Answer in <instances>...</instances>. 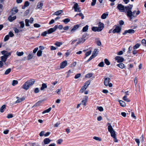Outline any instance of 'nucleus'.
<instances>
[{"mask_svg":"<svg viewBox=\"0 0 146 146\" xmlns=\"http://www.w3.org/2000/svg\"><path fill=\"white\" fill-rule=\"evenodd\" d=\"M42 100H40L38 101L34 105L33 107L36 106L40 105L42 103Z\"/></svg>","mask_w":146,"mask_h":146,"instance_id":"36","label":"nucleus"},{"mask_svg":"<svg viewBox=\"0 0 146 146\" xmlns=\"http://www.w3.org/2000/svg\"><path fill=\"white\" fill-rule=\"evenodd\" d=\"M1 53L3 54H9V53H7V52L5 50H3L1 52Z\"/></svg>","mask_w":146,"mask_h":146,"instance_id":"57","label":"nucleus"},{"mask_svg":"<svg viewBox=\"0 0 146 146\" xmlns=\"http://www.w3.org/2000/svg\"><path fill=\"white\" fill-rule=\"evenodd\" d=\"M78 15H79L81 17V19H83L84 18V15L82 13H80L78 14Z\"/></svg>","mask_w":146,"mask_h":146,"instance_id":"62","label":"nucleus"},{"mask_svg":"<svg viewBox=\"0 0 146 146\" xmlns=\"http://www.w3.org/2000/svg\"><path fill=\"white\" fill-rule=\"evenodd\" d=\"M115 60H117L118 62H121L123 61L124 59L123 58L120 56H117L115 57Z\"/></svg>","mask_w":146,"mask_h":146,"instance_id":"13","label":"nucleus"},{"mask_svg":"<svg viewBox=\"0 0 146 146\" xmlns=\"http://www.w3.org/2000/svg\"><path fill=\"white\" fill-rule=\"evenodd\" d=\"M117 66L121 68H123L124 67V65L123 63H119L117 65Z\"/></svg>","mask_w":146,"mask_h":146,"instance_id":"33","label":"nucleus"},{"mask_svg":"<svg viewBox=\"0 0 146 146\" xmlns=\"http://www.w3.org/2000/svg\"><path fill=\"white\" fill-rule=\"evenodd\" d=\"M29 87H30L29 86V85L28 84H27V83L26 82H25V83L22 87V88L23 89L26 90L28 89Z\"/></svg>","mask_w":146,"mask_h":146,"instance_id":"15","label":"nucleus"},{"mask_svg":"<svg viewBox=\"0 0 146 146\" xmlns=\"http://www.w3.org/2000/svg\"><path fill=\"white\" fill-rule=\"evenodd\" d=\"M133 7V5H129L128 6L125 7L126 11L127 12V15L130 18V20H131V19L134 17H135L134 16V14L136 13L137 15V12L136 11H135L133 12L131 11V9Z\"/></svg>","mask_w":146,"mask_h":146,"instance_id":"1","label":"nucleus"},{"mask_svg":"<svg viewBox=\"0 0 146 146\" xmlns=\"http://www.w3.org/2000/svg\"><path fill=\"white\" fill-rule=\"evenodd\" d=\"M104 62L105 64L107 65H109L110 64V62L107 59H105Z\"/></svg>","mask_w":146,"mask_h":146,"instance_id":"44","label":"nucleus"},{"mask_svg":"<svg viewBox=\"0 0 146 146\" xmlns=\"http://www.w3.org/2000/svg\"><path fill=\"white\" fill-rule=\"evenodd\" d=\"M88 35L87 34L85 33L82 36L81 38L77 39L78 42L76 44V46H77L78 44H80L84 43L88 38Z\"/></svg>","mask_w":146,"mask_h":146,"instance_id":"2","label":"nucleus"},{"mask_svg":"<svg viewBox=\"0 0 146 146\" xmlns=\"http://www.w3.org/2000/svg\"><path fill=\"white\" fill-rule=\"evenodd\" d=\"M9 36L12 37L14 36L13 33L11 31H10L9 33Z\"/></svg>","mask_w":146,"mask_h":146,"instance_id":"56","label":"nucleus"},{"mask_svg":"<svg viewBox=\"0 0 146 146\" xmlns=\"http://www.w3.org/2000/svg\"><path fill=\"white\" fill-rule=\"evenodd\" d=\"M20 27L21 28H23L25 26V24L23 21H21L20 22Z\"/></svg>","mask_w":146,"mask_h":146,"instance_id":"49","label":"nucleus"},{"mask_svg":"<svg viewBox=\"0 0 146 146\" xmlns=\"http://www.w3.org/2000/svg\"><path fill=\"white\" fill-rule=\"evenodd\" d=\"M117 7L121 12H124L125 11H126L125 7L121 4H119L117 5Z\"/></svg>","mask_w":146,"mask_h":146,"instance_id":"5","label":"nucleus"},{"mask_svg":"<svg viewBox=\"0 0 146 146\" xmlns=\"http://www.w3.org/2000/svg\"><path fill=\"white\" fill-rule=\"evenodd\" d=\"M73 8L74 9V11L77 12L78 11L79 12H80L81 10L80 8L78 7V4L77 3H75L73 7Z\"/></svg>","mask_w":146,"mask_h":146,"instance_id":"9","label":"nucleus"},{"mask_svg":"<svg viewBox=\"0 0 146 146\" xmlns=\"http://www.w3.org/2000/svg\"><path fill=\"white\" fill-rule=\"evenodd\" d=\"M29 20L28 19H26L25 20V25L26 26H29Z\"/></svg>","mask_w":146,"mask_h":146,"instance_id":"48","label":"nucleus"},{"mask_svg":"<svg viewBox=\"0 0 146 146\" xmlns=\"http://www.w3.org/2000/svg\"><path fill=\"white\" fill-rule=\"evenodd\" d=\"M54 44L57 46L59 47L62 44V42L57 41Z\"/></svg>","mask_w":146,"mask_h":146,"instance_id":"37","label":"nucleus"},{"mask_svg":"<svg viewBox=\"0 0 146 146\" xmlns=\"http://www.w3.org/2000/svg\"><path fill=\"white\" fill-rule=\"evenodd\" d=\"M93 139H94L96 140L97 141H101V139L99 137H98L94 136L93 137Z\"/></svg>","mask_w":146,"mask_h":146,"instance_id":"46","label":"nucleus"},{"mask_svg":"<svg viewBox=\"0 0 146 146\" xmlns=\"http://www.w3.org/2000/svg\"><path fill=\"white\" fill-rule=\"evenodd\" d=\"M137 49V44H136L133 47V49L134 50L133 52V54H135L137 53V51L135 49Z\"/></svg>","mask_w":146,"mask_h":146,"instance_id":"28","label":"nucleus"},{"mask_svg":"<svg viewBox=\"0 0 146 146\" xmlns=\"http://www.w3.org/2000/svg\"><path fill=\"white\" fill-rule=\"evenodd\" d=\"M98 66L101 67H103L104 66V62H101L98 65Z\"/></svg>","mask_w":146,"mask_h":146,"instance_id":"51","label":"nucleus"},{"mask_svg":"<svg viewBox=\"0 0 146 146\" xmlns=\"http://www.w3.org/2000/svg\"><path fill=\"white\" fill-rule=\"evenodd\" d=\"M13 117V115L12 114H8L7 116L8 118H12Z\"/></svg>","mask_w":146,"mask_h":146,"instance_id":"63","label":"nucleus"},{"mask_svg":"<svg viewBox=\"0 0 146 146\" xmlns=\"http://www.w3.org/2000/svg\"><path fill=\"white\" fill-rule=\"evenodd\" d=\"M98 108L100 111H102L104 110L103 108L101 106L98 107Z\"/></svg>","mask_w":146,"mask_h":146,"instance_id":"60","label":"nucleus"},{"mask_svg":"<svg viewBox=\"0 0 146 146\" xmlns=\"http://www.w3.org/2000/svg\"><path fill=\"white\" fill-rule=\"evenodd\" d=\"M104 27V25L103 23H100L98 25V30L100 31H101L103 29Z\"/></svg>","mask_w":146,"mask_h":146,"instance_id":"14","label":"nucleus"},{"mask_svg":"<svg viewBox=\"0 0 146 146\" xmlns=\"http://www.w3.org/2000/svg\"><path fill=\"white\" fill-rule=\"evenodd\" d=\"M24 54V52H21L17 51L16 52V54L18 56H21L23 55Z\"/></svg>","mask_w":146,"mask_h":146,"instance_id":"35","label":"nucleus"},{"mask_svg":"<svg viewBox=\"0 0 146 146\" xmlns=\"http://www.w3.org/2000/svg\"><path fill=\"white\" fill-rule=\"evenodd\" d=\"M98 52V49H95L93 52L92 55L89 58V59L87 60V62H88L89 61L91 60L93 58H94V57L96 56L97 55Z\"/></svg>","mask_w":146,"mask_h":146,"instance_id":"4","label":"nucleus"},{"mask_svg":"<svg viewBox=\"0 0 146 146\" xmlns=\"http://www.w3.org/2000/svg\"><path fill=\"white\" fill-rule=\"evenodd\" d=\"M51 140L48 138H46L44 139L43 143L45 145L47 144L50 143L51 141Z\"/></svg>","mask_w":146,"mask_h":146,"instance_id":"20","label":"nucleus"},{"mask_svg":"<svg viewBox=\"0 0 146 146\" xmlns=\"http://www.w3.org/2000/svg\"><path fill=\"white\" fill-rule=\"evenodd\" d=\"M70 20L69 18H66L62 20V21L65 23V24H66L68 23L69 22Z\"/></svg>","mask_w":146,"mask_h":146,"instance_id":"34","label":"nucleus"},{"mask_svg":"<svg viewBox=\"0 0 146 146\" xmlns=\"http://www.w3.org/2000/svg\"><path fill=\"white\" fill-rule=\"evenodd\" d=\"M40 90L38 88H36L35 89L34 92L35 93H37L39 92Z\"/></svg>","mask_w":146,"mask_h":146,"instance_id":"52","label":"nucleus"},{"mask_svg":"<svg viewBox=\"0 0 146 146\" xmlns=\"http://www.w3.org/2000/svg\"><path fill=\"white\" fill-rule=\"evenodd\" d=\"M33 56V55L32 54H30L27 56L28 60H29L32 59Z\"/></svg>","mask_w":146,"mask_h":146,"instance_id":"41","label":"nucleus"},{"mask_svg":"<svg viewBox=\"0 0 146 146\" xmlns=\"http://www.w3.org/2000/svg\"><path fill=\"white\" fill-rule=\"evenodd\" d=\"M135 31L132 29H129L128 30H126L124 33H123V34L124 35L128 33H134Z\"/></svg>","mask_w":146,"mask_h":146,"instance_id":"18","label":"nucleus"},{"mask_svg":"<svg viewBox=\"0 0 146 146\" xmlns=\"http://www.w3.org/2000/svg\"><path fill=\"white\" fill-rule=\"evenodd\" d=\"M79 27V25H74L73 28L71 29V32L72 33L78 29Z\"/></svg>","mask_w":146,"mask_h":146,"instance_id":"17","label":"nucleus"},{"mask_svg":"<svg viewBox=\"0 0 146 146\" xmlns=\"http://www.w3.org/2000/svg\"><path fill=\"white\" fill-rule=\"evenodd\" d=\"M110 78H106L104 81V84L106 86H107L110 82Z\"/></svg>","mask_w":146,"mask_h":146,"instance_id":"16","label":"nucleus"},{"mask_svg":"<svg viewBox=\"0 0 146 146\" xmlns=\"http://www.w3.org/2000/svg\"><path fill=\"white\" fill-rule=\"evenodd\" d=\"M5 105H3L1 108V112H3L4 111V109H5Z\"/></svg>","mask_w":146,"mask_h":146,"instance_id":"50","label":"nucleus"},{"mask_svg":"<svg viewBox=\"0 0 146 146\" xmlns=\"http://www.w3.org/2000/svg\"><path fill=\"white\" fill-rule=\"evenodd\" d=\"M86 89H85V88H84V87L82 86L81 88V89L80 90V92L82 93Z\"/></svg>","mask_w":146,"mask_h":146,"instance_id":"54","label":"nucleus"},{"mask_svg":"<svg viewBox=\"0 0 146 146\" xmlns=\"http://www.w3.org/2000/svg\"><path fill=\"white\" fill-rule=\"evenodd\" d=\"M88 98V96H85L84 98L82 99V100L81 103V104L83 105L84 106H86V103L87 101V100Z\"/></svg>","mask_w":146,"mask_h":146,"instance_id":"8","label":"nucleus"},{"mask_svg":"<svg viewBox=\"0 0 146 146\" xmlns=\"http://www.w3.org/2000/svg\"><path fill=\"white\" fill-rule=\"evenodd\" d=\"M93 75V74L92 73H89L87 74L85 76V77L87 78H90L92 77Z\"/></svg>","mask_w":146,"mask_h":146,"instance_id":"38","label":"nucleus"},{"mask_svg":"<svg viewBox=\"0 0 146 146\" xmlns=\"http://www.w3.org/2000/svg\"><path fill=\"white\" fill-rule=\"evenodd\" d=\"M109 126L108 127V131L111 133V136L112 137H115L116 136L115 132L112 127L111 125L109 123H108Z\"/></svg>","mask_w":146,"mask_h":146,"instance_id":"3","label":"nucleus"},{"mask_svg":"<svg viewBox=\"0 0 146 146\" xmlns=\"http://www.w3.org/2000/svg\"><path fill=\"white\" fill-rule=\"evenodd\" d=\"M26 82L28 84L29 87H30L31 86H32L34 84L35 80L33 79H32L28 80Z\"/></svg>","mask_w":146,"mask_h":146,"instance_id":"11","label":"nucleus"},{"mask_svg":"<svg viewBox=\"0 0 146 146\" xmlns=\"http://www.w3.org/2000/svg\"><path fill=\"white\" fill-rule=\"evenodd\" d=\"M98 27H93L92 29V30L94 32H96L97 31L100 32V31L98 30Z\"/></svg>","mask_w":146,"mask_h":146,"instance_id":"40","label":"nucleus"},{"mask_svg":"<svg viewBox=\"0 0 146 146\" xmlns=\"http://www.w3.org/2000/svg\"><path fill=\"white\" fill-rule=\"evenodd\" d=\"M108 15V14L104 13L101 16V18L102 19H104L106 18L107 17Z\"/></svg>","mask_w":146,"mask_h":146,"instance_id":"24","label":"nucleus"},{"mask_svg":"<svg viewBox=\"0 0 146 146\" xmlns=\"http://www.w3.org/2000/svg\"><path fill=\"white\" fill-rule=\"evenodd\" d=\"M63 12L62 10H59L56 11L53 15H58L61 14Z\"/></svg>","mask_w":146,"mask_h":146,"instance_id":"26","label":"nucleus"},{"mask_svg":"<svg viewBox=\"0 0 146 146\" xmlns=\"http://www.w3.org/2000/svg\"><path fill=\"white\" fill-rule=\"evenodd\" d=\"M9 38V35H6L4 39V41H6L8 40Z\"/></svg>","mask_w":146,"mask_h":146,"instance_id":"45","label":"nucleus"},{"mask_svg":"<svg viewBox=\"0 0 146 146\" xmlns=\"http://www.w3.org/2000/svg\"><path fill=\"white\" fill-rule=\"evenodd\" d=\"M121 29V27H119L118 26H117L115 27V29H114L113 31V33H119L120 32Z\"/></svg>","mask_w":146,"mask_h":146,"instance_id":"12","label":"nucleus"},{"mask_svg":"<svg viewBox=\"0 0 146 146\" xmlns=\"http://www.w3.org/2000/svg\"><path fill=\"white\" fill-rule=\"evenodd\" d=\"M92 1L91 3V5L92 6H94L95 5L96 2V0H92ZM103 0H99V1L100 3H102V2Z\"/></svg>","mask_w":146,"mask_h":146,"instance_id":"23","label":"nucleus"},{"mask_svg":"<svg viewBox=\"0 0 146 146\" xmlns=\"http://www.w3.org/2000/svg\"><path fill=\"white\" fill-rule=\"evenodd\" d=\"M141 44L144 46L146 47V40L145 39H143L141 40Z\"/></svg>","mask_w":146,"mask_h":146,"instance_id":"32","label":"nucleus"},{"mask_svg":"<svg viewBox=\"0 0 146 146\" xmlns=\"http://www.w3.org/2000/svg\"><path fill=\"white\" fill-rule=\"evenodd\" d=\"M15 32L16 33H18L19 32V30L17 29V28H15L13 29Z\"/></svg>","mask_w":146,"mask_h":146,"instance_id":"64","label":"nucleus"},{"mask_svg":"<svg viewBox=\"0 0 146 146\" xmlns=\"http://www.w3.org/2000/svg\"><path fill=\"white\" fill-rule=\"evenodd\" d=\"M11 68H8L5 71L4 74L5 75H7L8 74L11 72Z\"/></svg>","mask_w":146,"mask_h":146,"instance_id":"39","label":"nucleus"},{"mask_svg":"<svg viewBox=\"0 0 146 146\" xmlns=\"http://www.w3.org/2000/svg\"><path fill=\"white\" fill-rule=\"evenodd\" d=\"M42 51L41 50H39L38 51V52L37 53V56L39 57L41 56V55H42Z\"/></svg>","mask_w":146,"mask_h":146,"instance_id":"43","label":"nucleus"},{"mask_svg":"<svg viewBox=\"0 0 146 146\" xmlns=\"http://www.w3.org/2000/svg\"><path fill=\"white\" fill-rule=\"evenodd\" d=\"M119 102L121 106L124 107L125 106V103L122 100H119Z\"/></svg>","mask_w":146,"mask_h":146,"instance_id":"29","label":"nucleus"},{"mask_svg":"<svg viewBox=\"0 0 146 146\" xmlns=\"http://www.w3.org/2000/svg\"><path fill=\"white\" fill-rule=\"evenodd\" d=\"M67 64V62L66 60H65L62 62L61 64L60 68H64Z\"/></svg>","mask_w":146,"mask_h":146,"instance_id":"19","label":"nucleus"},{"mask_svg":"<svg viewBox=\"0 0 146 146\" xmlns=\"http://www.w3.org/2000/svg\"><path fill=\"white\" fill-rule=\"evenodd\" d=\"M58 28L57 25H56L53 28H52L49 29L47 31L48 34H51L55 31Z\"/></svg>","mask_w":146,"mask_h":146,"instance_id":"6","label":"nucleus"},{"mask_svg":"<svg viewBox=\"0 0 146 146\" xmlns=\"http://www.w3.org/2000/svg\"><path fill=\"white\" fill-rule=\"evenodd\" d=\"M81 76V74H76L74 77V78L75 79H77L78 78H79V77H80Z\"/></svg>","mask_w":146,"mask_h":146,"instance_id":"55","label":"nucleus"},{"mask_svg":"<svg viewBox=\"0 0 146 146\" xmlns=\"http://www.w3.org/2000/svg\"><path fill=\"white\" fill-rule=\"evenodd\" d=\"M47 86L46 84L45 83H43L42 85V86L40 88V90H43L44 88H47Z\"/></svg>","mask_w":146,"mask_h":146,"instance_id":"27","label":"nucleus"},{"mask_svg":"<svg viewBox=\"0 0 146 146\" xmlns=\"http://www.w3.org/2000/svg\"><path fill=\"white\" fill-rule=\"evenodd\" d=\"M16 16H15L13 17H12L11 16H9L8 17V19L10 22H12L14 20L16 19Z\"/></svg>","mask_w":146,"mask_h":146,"instance_id":"22","label":"nucleus"},{"mask_svg":"<svg viewBox=\"0 0 146 146\" xmlns=\"http://www.w3.org/2000/svg\"><path fill=\"white\" fill-rule=\"evenodd\" d=\"M51 110V108L50 107L48 109L44 110V111L42 112V114H44L46 113H48L49 112H50Z\"/></svg>","mask_w":146,"mask_h":146,"instance_id":"31","label":"nucleus"},{"mask_svg":"<svg viewBox=\"0 0 146 146\" xmlns=\"http://www.w3.org/2000/svg\"><path fill=\"white\" fill-rule=\"evenodd\" d=\"M18 83V82L17 80H13L12 81V85L13 86H15V85L17 84Z\"/></svg>","mask_w":146,"mask_h":146,"instance_id":"42","label":"nucleus"},{"mask_svg":"<svg viewBox=\"0 0 146 146\" xmlns=\"http://www.w3.org/2000/svg\"><path fill=\"white\" fill-rule=\"evenodd\" d=\"M123 100L128 102L130 101V100L127 98V96H124L123 97Z\"/></svg>","mask_w":146,"mask_h":146,"instance_id":"47","label":"nucleus"},{"mask_svg":"<svg viewBox=\"0 0 146 146\" xmlns=\"http://www.w3.org/2000/svg\"><path fill=\"white\" fill-rule=\"evenodd\" d=\"M48 33L47 32V31H45L42 33L41 35L43 36H45Z\"/></svg>","mask_w":146,"mask_h":146,"instance_id":"59","label":"nucleus"},{"mask_svg":"<svg viewBox=\"0 0 146 146\" xmlns=\"http://www.w3.org/2000/svg\"><path fill=\"white\" fill-rule=\"evenodd\" d=\"M34 26L35 27L38 28L40 27V25L38 23H35L34 25Z\"/></svg>","mask_w":146,"mask_h":146,"instance_id":"53","label":"nucleus"},{"mask_svg":"<svg viewBox=\"0 0 146 146\" xmlns=\"http://www.w3.org/2000/svg\"><path fill=\"white\" fill-rule=\"evenodd\" d=\"M96 44L98 46H100L101 45V42L99 40L97 41Z\"/></svg>","mask_w":146,"mask_h":146,"instance_id":"61","label":"nucleus"},{"mask_svg":"<svg viewBox=\"0 0 146 146\" xmlns=\"http://www.w3.org/2000/svg\"><path fill=\"white\" fill-rule=\"evenodd\" d=\"M88 25H86L84 27L82 30V31L83 32H86L88 29Z\"/></svg>","mask_w":146,"mask_h":146,"instance_id":"30","label":"nucleus"},{"mask_svg":"<svg viewBox=\"0 0 146 146\" xmlns=\"http://www.w3.org/2000/svg\"><path fill=\"white\" fill-rule=\"evenodd\" d=\"M18 11V9L16 7H14L11 10L10 12L12 15H13L16 13Z\"/></svg>","mask_w":146,"mask_h":146,"instance_id":"10","label":"nucleus"},{"mask_svg":"<svg viewBox=\"0 0 146 146\" xmlns=\"http://www.w3.org/2000/svg\"><path fill=\"white\" fill-rule=\"evenodd\" d=\"M42 6L43 3H42L39 2L37 4V7L38 8L41 9H42Z\"/></svg>","mask_w":146,"mask_h":146,"instance_id":"25","label":"nucleus"},{"mask_svg":"<svg viewBox=\"0 0 146 146\" xmlns=\"http://www.w3.org/2000/svg\"><path fill=\"white\" fill-rule=\"evenodd\" d=\"M10 55V53H9V54H4L1 57V61L3 62H5L8 58V56Z\"/></svg>","mask_w":146,"mask_h":146,"instance_id":"7","label":"nucleus"},{"mask_svg":"<svg viewBox=\"0 0 146 146\" xmlns=\"http://www.w3.org/2000/svg\"><path fill=\"white\" fill-rule=\"evenodd\" d=\"M29 3L28 1H26L25 2L24 5L26 7H27L29 6Z\"/></svg>","mask_w":146,"mask_h":146,"instance_id":"58","label":"nucleus"},{"mask_svg":"<svg viewBox=\"0 0 146 146\" xmlns=\"http://www.w3.org/2000/svg\"><path fill=\"white\" fill-rule=\"evenodd\" d=\"M19 97H16L17 99H18L16 101L15 103H19L22 101H24L25 100V98L24 97H23L21 98L18 99Z\"/></svg>","mask_w":146,"mask_h":146,"instance_id":"21","label":"nucleus"}]
</instances>
